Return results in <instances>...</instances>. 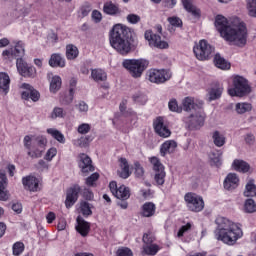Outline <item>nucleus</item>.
<instances>
[{"mask_svg":"<svg viewBox=\"0 0 256 256\" xmlns=\"http://www.w3.org/2000/svg\"><path fill=\"white\" fill-rule=\"evenodd\" d=\"M215 27L221 37L237 47L247 45V27L239 18L234 19L231 23L224 16L218 15L215 19Z\"/></svg>","mask_w":256,"mask_h":256,"instance_id":"nucleus-1","label":"nucleus"},{"mask_svg":"<svg viewBox=\"0 0 256 256\" xmlns=\"http://www.w3.org/2000/svg\"><path fill=\"white\" fill-rule=\"evenodd\" d=\"M215 223L217 227L214 233L217 241H222L225 245H235L243 237L241 225L221 216L216 218Z\"/></svg>","mask_w":256,"mask_h":256,"instance_id":"nucleus-2","label":"nucleus"},{"mask_svg":"<svg viewBox=\"0 0 256 256\" xmlns=\"http://www.w3.org/2000/svg\"><path fill=\"white\" fill-rule=\"evenodd\" d=\"M131 28L123 25L116 24L110 31L109 41L111 47L117 50L120 55H129L131 53Z\"/></svg>","mask_w":256,"mask_h":256,"instance_id":"nucleus-3","label":"nucleus"},{"mask_svg":"<svg viewBox=\"0 0 256 256\" xmlns=\"http://www.w3.org/2000/svg\"><path fill=\"white\" fill-rule=\"evenodd\" d=\"M122 66L127 69L131 77L134 79H139L141 75L145 72L147 67H149V60L140 59H126L123 61Z\"/></svg>","mask_w":256,"mask_h":256,"instance_id":"nucleus-4","label":"nucleus"},{"mask_svg":"<svg viewBox=\"0 0 256 256\" xmlns=\"http://www.w3.org/2000/svg\"><path fill=\"white\" fill-rule=\"evenodd\" d=\"M231 97H245L251 93V87L247 80L241 76H235L233 79V88L228 89Z\"/></svg>","mask_w":256,"mask_h":256,"instance_id":"nucleus-5","label":"nucleus"},{"mask_svg":"<svg viewBox=\"0 0 256 256\" xmlns=\"http://www.w3.org/2000/svg\"><path fill=\"white\" fill-rule=\"evenodd\" d=\"M184 201L188 211L192 213H201L205 209V200L201 195L194 192H187L184 195Z\"/></svg>","mask_w":256,"mask_h":256,"instance_id":"nucleus-6","label":"nucleus"},{"mask_svg":"<svg viewBox=\"0 0 256 256\" xmlns=\"http://www.w3.org/2000/svg\"><path fill=\"white\" fill-rule=\"evenodd\" d=\"M205 117V111H203V108H199V110L185 117L184 122L189 129H201L205 125Z\"/></svg>","mask_w":256,"mask_h":256,"instance_id":"nucleus-7","label":"nucleus"},{"mask_svg":"<svg viewBox=\"0 0 256 256\" xmlns=\"http://www.w3.org/2000/svg\"><path fill=\"white\" fill-rule=\"evenodd\" d=\"M194 54L199 61H207L213 55L215 48L207 43V40H200L193 48Z\"/></svg>","mask_w":256,"mask_h":256,"instance_id":"nucleus-8","label":"nucleus"},{"mask_svg":"<svg viewBox=\"0 0 256 256\" xmlns=\"http://www.w3.org/2000/svg\"><path fill=\"white\" fill-rule=\"evenodd\" d=\"M151 165H152V169L155 173L154 175V181L157 183V185H164L165 184V177H166V173H165V166H163V164L161 163V160H159V158L157 157H151L149 159Z\"/></svg>","mask_w":256,"mask_h":256,"instance_id":"nucleus-9","label":"nucleus"},{"mask_svg":"<svg viewBox=\"0 0 256 256\" xmlns=\"http://www.w3.org/2000/svg\"><path fill=\"white\" fill-rule=\"evenodd\" d=\"M147 77L150 83H156L157 85L161 83H166L171 79L172 74L169 70H157L151 69L147 73Z\"/></svg>","mask_w":256,"mask_h":256,"instance_id":"nucleus-10","label":"nucleus"},{"mask_svg":"<svg viewBox=\"0 0 256 256\" xmlns=\"http://www.w3.org/2000/svg\"><path fill=\"white\" fill-rule=\"evenodd\" d=\"M144 38L148 41L150 47H155L156 49H168L169 44L161 40V36L153 33V30H146L144 33Z\"/></svg>","mask_w":256,"mask_h":256,"instance_id":"nucleus-11","label":"nucleus"},{"mask_svg":"<svg viewBox=\"0 0 256 256\" xmlns=\"http://www.w3.org/2000/svg\"><path fill=\"white\" fill-rule=\"evenodd\" d=\"M154 131L159 137L167 139L171 137V130L169 129V123L165 121V118L159 116L153 122Z\"/></svg>","mask_w":256,"mask_h":256,"instance_id":"nucleus-12","label":"nucleus"},{"mask_svg":"<svg viewBox=\"0 0 256 256\" xmlns=\"http://www.w3.org/2000/svg\"><path fill=\"white\" fill-rule=\"evenodd\" d=\"M110 191L116 197V199H120L121 201H127L129 197H131V190L129 187L125 185L117 186L116 181H112L109 184Z\"/></svg>","mask_w":256,"mask_h":256,"instance_id":"nucleus-13","label":"nucleus"},{"mask_svg":"<svg viewBox=\"0 0 256 256\" xmlns=\"http://www.w3.org/2000/svg\"><path fill=\"white\" fill-rule=\"evenodd\" d=\"M79 193H81V186H79V184H75L67 190L65 200V206L67 209L73 207L75 203H77V199H79Z\"/></svg>","mask_w":256,"mask_h":256,"instance_id":"nucleus-14","label":"nucleus"},{"mask_svg":"<svg viewBox=\"0 0 256 256\" xmlns=\"http://www.w3.org/2000/svg\"><path fill=\"white\" fill-rule=\"evenodd\" d=\"M16 67L22 77H35L37 70L33 66H29L27 62H24L21 58L16 61Z\"/></svg>","mask_w":256,"mask_h":256,"instance_id":"nucleus-15","label":"nucleus"},{"mask_svg":"<svg viewBox=\"0 0 256 256\" xmlns=\"http://www.w3.org/2000/svg\"><path fill=\"white\" fill-rule=\"evenodd\" d=\"M79 167L82 173H93V171H95V166H93V161L85 153H82L79 155Z\"/></svg>","mask_w":256,"mask_h":256,"instance_id":"nucleus-16","label":"nucleus"},{"mask_svg":"<svg viewBox=\"0 0 256 256\" xmlns=\"http://www.w3.org/2000/svg\"><path fill=\"white\" fill-rule=\"evenodd\" d=\"M22 89H26V91L22 92V99H25L26 101L31 99L34 102H37L39 97H41L39 91L33 89V86L27 83L22 84Z\"/></svg>","mask_w":256,"mask_h":256,"instance_id":"nucleus-17","label":"nucleus"},{"mask_svg":"<svg viewBox=\"0 0 256 256\" xmlns=\"http://www.w3.org/2000/svg\"><path fill=\"white\" fill-rule=\"evenodd\" d=\"M183 109L184 111H199V109H203V101L195 102V98L186 97L183 100Z\"/></svg>","mask_w":256,"mask_h":256,"instance_id":"nucleus-18","label":"nucleus"},{"mask_svg":"<svg viewBox=\"0 0 256 256\" xmlns=\"http://www.w3.org/2000/svg\"><path fill=\"white\" fill-rule=\"evenodd\" d=\"M22 183L27 191H39V179H37L35 176L24 177L22 179Z\"/></svg>","mask_w":256,"mask_h":256,"instance_id":"nucleus-19","label":"nucleus"},{"mask_svg":"<svg viewBox=\"0 0 256 256\" xmlns=\"http://www.w3.org/2000/svg\"><path fill=\"white\" fill-rule=\"evenodd\" d=\"M237 187H239V177H237V174H228L224 180V189L233 191V189H237Z\"/></svg>","mask_w":256,"mask_h":256,"instance_id":"nucleus-20","label":"nucleus"},{"mask_svg":"<svg viewBox=\"0 0 256 256\" xmlns=\"http://www.w3.org/2000/svg\"><path fill=\"white\" fill-rule=\"evenodd\" d=\"M9 192L7 191V176L3 170H0V201H7Z\"/></svg>","mask_w":256,"mask_h":256,"instance_id":"nucleus-21","label":"nucleus"},{"mask_svg":"<svg viewBox=\"0 0 256 256\" xmlns=\"http://www.w3.org/2000/svg\"><path fill=\"white\" fill-rule=\"evenodd\" d=\"M6 7L12 17H19L23 13V6L17 0L8 1Z\"/></svg>","mask_w":256,"mask_h":256,"instance_id":"nucleus-22","label":"nucleus"},{"mask_svg":"<svg viewBox=\"0 0 256 256\" xmlns=\"http://www.w3.org/2000/svg\"><path fill=\"white\" fill-rule=\"evenodd\" d=\"M77 223L76 231H78L82 237H87V235H89V231H91V224L79 216L77 218Z\"/></svg>","mask_w":256,"mask_h":256,"instance_id":"nucleus-23","label":"nucleus"},{"mask_svg":"<svg viewBox=\"0 0 256 256\" xmlns=\"http://www.w3.org/2000/svg\"><path fill=\"white\" fill-rule=\"evenodd\" d=\"M175 149H177V143L175 140H167L160 147V153L162 157H165L167 153H175Z\"/></svg>","mask_w":256,"mask_h":256,"instance_id":"nucleus-24","label":"nucleus"},{"mask_svg":"<svg viewBox=\"0 0 256 256\" xmlns=\"http://www.w3.org/2000/svg\"><path fill=\"white\" fill-rule=\"evenodd\" d=\"M208 95L210 101H215L216 99L221 98V95H223V85L219 83L214 84L210 88Z\"/></svg>","mask_w":256,"mask_h":256,"instance_id":"nucleus-25","label":"nucleus"},{"mask_svg":"<svg viewBox=\"0 0 256 256\" xmlns=\"http://www.w3.org/2000/svg\"><path fill=\"white\" fill-rule=\"evenodd\" d=\"M120 170H118V175L121 179H128L131 176V172L129 171V162L127 159L120 158Z\"/></svg>","mask_w":256,"mask_h":256,"instance_id":"nucleus-26","label":"nucleus"},{"mask_svg":"<svg viewBox=\"0 0 256 256\" xmlns=\"http://www.w3.org/2000/svg\"><path fill=\"white\" fill-rule=\"evenodd\" d=\"M9 85H11V78H9V74L5 72L0 73V91H2L5 95L9 93Z\"/></svg>","mask_w":256,"mask_h":256,"instance_id":"nucleus-27","label":"nucleus"},{"mask_svg":"<svg viewBox=\"0 0 256 256\" xmlns=\"http://www.w3.org/2000/svg\"><path fill=\"white\" fill-rule=\"evenodd\" d=\"M103 12L106 15H119V13H121V10L119 9V5L108 1L104 3Z\"/></svg>","mask_w":256,"mask_h":256,"instance_id":"nucleus-28","label":"nucleus"},{"mask_svg":"<svg viewBox=\"0 0 256 256\" xmlns=\"http://www.w3.org/2000/svg\"><path fill=\"white\" fill-rule=\"evenodd\" d=\"M214 64L218 69H222L223 71H227V69H231V64L225 60L221 56V54H216L214 57Z\"/></svg>","mask_w":256,"mask_h":256,"instance_id":"nucleus-29","label":"nucleus"},{"mask_svg":"<svg viewBox=\"0 0 256 256\" xmlns=\"http://www.w3.org/2000/svg\"><path fill=\"white\" fill-rule=\"evenodd\" d=\"M157 207L153 202H146L142 206V212L141 215L142 217H153L155 215V210Z\"/></svg>","mask_w":256,"mask_h":256,"instance_id":"nucleus-30","label":"nucleus"},{"mask_svg":"<svg viewBox=\"0 0 256 256\" xmlns=\"http://www.w3.org/2000/svg\"><path fill=\"white\" fill-rule=\"evenodd\" d=\"M50 67H65V58L61 54H52L49 60Z\"/></svg>","mask_w":256,"mask_h":256,"instance_id":"nucleus-31","label":"nucleus"},{"mask_svg":"<svg viewBox=\"0 0 256 256\" xmlns=\"http://www.w3.org/2000/svg\"><path fill=\"white\" fill-rule=\"evenodd\" d=\"M75 87H77V79L72 78L70 80L69 96L66 97V99L62 100L63 105H69V103H73V95L75 93Z\"/></svg>","mask_w":256,"mask_h":256,"instance_id":"nucleus-32","label":"nucleus"},{"mask_svg":"<svg viewBox=\"0 0 256 256\" xmlns=\"http://www.w3.org/2000/svg\"><path fill=\"white\" fill-rule=\"evenodd\" d=\"M232 165L235 171H239L240 173H247L250 169L249 164L243 160H234Z\"/></svg>","mask_w":256,"mask_h":256,"instance_id":"nucleus-33","label":"nucleus"},{"mask_svg":"<svg viewBox=\"0 0 256 256\" xmlns=\"http://www.w3.org/2000/svg\"><path fill=\"white\" fill-rule=\"evenodd\" d=\"M91 78L97 83H99V81H107V73L102 69H94L91 72Z\"/></svg>","mask_w":256,"mask_h":256,"instance_id":"nucleus-34","label":"nucleus"},{"mask_svg":"<svg viewBox=\"0 0 256 256\" xmlns=\"http://www.w3.org/2000/svg\"><path fill=\"white\" fill-rule=\"evenodd\" d=\"M212 139L216 147H223V145H225V142H226L225 135H223L221 132L217 130L212 133Z\"/></svg>","mask_w":256,"mask_h":256,"instance_id":"nucleus-35","label":"nucleus"},{"mask_svg":"<svg viewBox=\"0 0 256 256\" xmlns=\"http://www.w3.org/2000/svg\"><path fill=\"white\" fill-rule=\"evenodd\" d=\"M78 56H79V49H77V47L75 45L70 44V45L66 46L67 59H69L71 61L73 59H77Z\"/></svg>","mask_w":256,"mask_h":256,"instance_id":"nucleus-36","label":"nucleus"},{"mask_svg":"<svg viewBox=\"0 0 256 256\" xmlns=\"http://www.w3.org/2000/svg\"><path fill=\"white\" fill-rule=\"evenodd\" d=\"M47 134L51 135V137H53V139H56V141H58V143H65V136L63 135V133H61V131H59L55 128H49V129H47Z\"/></svg>","mask_w":256,"mask_h":256,"instance_id":"nucleus-37","label":"nucleus"},{"mask_svg":"<svg viewBox=\"0 0 256 256\" xmlns=\"http://www.w3.org/2000/svg\"><path fill=\"white\" fill-rule=\"evenodd\" d=\"M245 197H256V185L254 180H249L244 191Z\"/></svg>","mask_w":256,"mask_h":256,"instance_id":"nucleus-38","label":"nucleus"},{"mask_svg":"<svg viewBox=\"0 0 256 256\" xmlns=\"http://www.w3.org/2000/svg\"><path fill=\"white\" fill-rule=\"evenodd\" d=\"M143 253L145 255H157L159 253V245L157 244H148L143 246Z\"/></svg>","mask_w":256,"mask_h":256,"instance_id":"nucleus-39","label":"nucleus"},{"mask_svg":"<svg viewBox=\"0 0 256 256\" xmlns=\"http://www.w3.org/2000/svg\"><path fill=\"white\" fill-rule=\"evenodd\" d=\"M182 3L186 11H188L189 13H192V15H195V17H199L200 11L199 9L195 8V6H193V3L191 2V0H182Z\"/></svg>","mask_w":256,"mask_h":256,"instance_id":"nucleus-40","label":"nucleus"},{"mask_svg":"<svg viewBox=\"0 0 256 256\" xmlns=\"http://www.w3.org/2000/svg\"><path fill=\"white\" fill-rule=\"evenodd\" d=\"M61 89V77L54 76L50 82L51 93H57Z\"/></svg>","mask_w":256,"mask_h":256,"instance_id":"nucleus-41","label":"nucleus"},{"mask_svg":"<svg viewBox=\"0 0 256 256\" xmlns=\"http://www.w3.org/2000/svg\"><path fill=\"white\" fill-rule=\"evenodd\" d=\"M251 109H253V106L250 103L244 102L236 104V111L240 115H243V113H247V111H251Z\"/></svg>","mask_w":256,"mask_h":256,"instance_id":"nucleus-42","label":"nucleus"},{"mask_svg":"<svg viewBox=\"0 0 256 256\" xmlns=\"http://www.w3.org/2000/svg\"><path fill=\"white\" fill-rule=\"evenodd\" d=\"M97 181H99V173L95 172L86 178L85 183L87 187H96Z\"/></svg>","mask_w":256,"mask_h":256,"instance_id":"nucleus-43","label":"nucleus"},{"mask_svg":"<svg viewBox=\"0 0 256 256\" xmlns=\"http://www.w3.org/2000/svg\"><path fill=\"white\" fill-rule=\"evenodd\" d=\"M246 7L250 17H256V0H246Z\"/></svg>","mask_w":256,"mask_h":256,"instance_id":"nucleus-44","label":"nucleus"},{"mask_svg":"<svg viewBox=\"0 0 256 256\" xmlns=\"http://www.w3.org/2000/svg\"><path fill=\"white\" fill-rule=\"evenodd\" d=\"M244 211L246 213H255V211H256L255 200H253V199L246 200V202L244 204Z\"/></svg>","mask_w":256,"mask_h":256,"instance_id":"nucleus-45","label":"nucleus"},{"mask_svg":"<svg viewBox=\"0 0 256 256\" xmlns=\"http://www.w3.org/2000/svg\"><path fill=\"white\" fill-rule=\"evenodd\" d=\"M13 51L14 57H21L22 55H25V45L23 42H17Z\"/></svg>","mask_w":256,"mask_h":256,"instance_id":"nucleus-46","label":"nucleus"},{"mask_svg":"<svg viewBox=\"0 0 256 256\" xmlns=\"http://www.w3.org/2000/svg\"><path fill=\"white\" fill-rule=\"evenodd\" d=\"M80 211L84 217H89V215H92L91 206L88 202H81L80 204Z\"/></svg>","mask_w":256,"mask_h":256,"instance_id":"nucleus-47","label":"nucleus"},{"mask_svg":"<svg viewBox=\"0 0 256 256\" xmlns=\"http://www.w3.org/2000/svg\"><path fill=\"white\" fill-rule=\"evenodd\" d=\"M13 255L15 256H19L21 255V253H23V251H25V244H23V242H16L13 245Z\"/></svg>","mask_w":256,"mask_h":256,"instance_id":"nucleus-48","label":"nucleus"},{"mask_svg":"<svg viewBox=\"0 0 256 256\" xmlns=\"http://www.w3.org/2000/svg\"><path fill=\"white\" fill-rule=\"evenodd\" d=\"M43 151H45L44 148H37L33 151L29 150L28 151V156L31 157L32 159H39L40 157L43 156Z\"/></svg>","mask_w":256,"mask_h":256,"instance_id":"nucleus-49","label":"nucleus"},{"mask_svg":"<svg viewBox=\"0 0 256 256\" xmlns=\"http://www.w3.org/2000/svg\"><path fill=\"white\" fill-rule=\"evenodd\" d=\"M142 241L144 245H153L155 241V235L153 233L148 232L143 235Z\"/></svg>","mask_w":256,"mask_h":256,"instance_id":"nucleus-50","label":"nucleus"},{"mask_svg":"<svg viewBox=\"0 0 256 256\" xmlns=\"http://www.w3.org/2000/svg\"><path fill=\"white\" fill-rule=\"evenodd\" d=\"M167 21L172 27H183V21L177 16L168 17Z\"/></svg>","mask_w":256,"mask_h":256,"instance_id":"nucleus-51","label":"nucleus"},{"mask_svg":"<svg viewBox=\"0 0 256 256\" xmlns=\"http://www.w3.org/2000/svg\"><path fill=\"white\" fill-rule=\"evenodd\" d=\"M168 107L170 111H173L175 113H181L182 109L179 107V104L177 103V100L171 99L168 103Z\"/></svg>","mask_w":256,"mask_h":256,"instance_id":"nucleus-52","label":"nucleus"},{"mask_svg":"<svg viewBox=\"0 0 256 256\" xmlns=\"http://www.w3.org/2000/svg\"><path fill=\"white\" fill-rule=\"evenodd\" d=\"M77 131L78 133H80V135H87V133L91 131V125H89L88 123H83L78 126Z\"/></svg>","mask_w":256,"mask_h":256,"instance_id":"nucleus-53","label":"nucleus"},{"mask_svg":"<svg viewBox=\"0 0 256 256\" xmlns=\"http://www.w3.org/2000/svg\"><path fill=\"white\" fill-rule=\"evenodd\" d=\"M91 13V4H84L80 8V17H87Z\"/></svg>","mask_w":256,"mask_h":256,"instance_id":"nucleus-54","label":"nucleus"},{"mask_svg":"<svg viewBox=\"0 0 256 256\" xmlns=\"http://www.w3.org/2000/svg\"><path fill=\"white\" fill-rule=\"evenodd\" d=\"M191 227L192 225L189 222L186 225L182 226L177 233V237L179 238L183 237V235H185L187 231H191Z\"/></svg>","mask_w":256,"mask_h":256,"instance_id":"nucleus-55","label":"nucleus"},{"mask_svg":"<svg viewBox=\"0 0 256 256\" xmlns=\"http://www.w3.org/2000/svg\"><path fill=\"white\" fill-rule=\"evenodd\" d=\"M127 21H128V23H131L132 25H137V23H139V21H141V17L136 14H129L127 16Z\"/></svg>","mask_w":256,"mask_h":256,"instance_id":"nucleus-56","label":"nucleus"},{"mask_svg":"<svg viewBox=\"0 0 256 256\" xmlns=\"http://www.w3.org/2000/svg\"><path fill=\"white\" fill-rule=\"evenodd\" d=\"M135 175L136 177H143L145 175V170L143 169V166L139 164V162L135 163Z\"/></svg>","mask_w":256,"mask_h":256,"instance_id":"nucleus-57","label":"nucleus"},{"mask_svg":"<svg viewBox=\"0 0 256 256\" xmlns=\"http://www.w3.org/2000/svg\"><path fill=\"white\" fill-rule=\"evenodd\" d=\"M56 155H57V148H50L45 155V159L46 161H52L53 157H55Z\"/></svg>","mask_w":256,"mask_h":256,"instance_id":"nucleus-58","label":"nucleus"},{"mask_svg":"<svg viewBox=\"0 0 256 256\" xmlns=\"http://www.w3.org/2000/svg\"><path fill=\"white\" fill-rule=\"evenodd\" d=\"M36 145L40 148V149H45V146L47 145V139L43 136H38L36 138Z\"/></svg>","mask_w":256,"mask_h":256,"instance_id":"nucleus-59","label":"nucleus"},{"mask_svg":"<svg viewBox=\"0 0 256 256\" xmlns=\"http://www.w3.org/2000/svg\"><path fill=\"white\" fill-rule=\"evenodd\" d=\"M117 256H133V251L129 248H120L117 251Z\"/></svg>","mask_w":256,"mask_h":256,"instance_id":"nucleus-60","label":"nucleus"},{"mask_svg":"<svg viewBox=\"0 0 256 256\" xmlns=\"http://www.w3.org/2000/svg\"><path fill=\"white\" fill-rule=\"evenodd\" d=\"M92 19L93 21H95V23H101V20L103 19V15L99 12V10H93Z\"/></svg>","mask_w":256,"mask_h":256,"instance_id":"nucleus-61","label":"nucleus"},{"mask_svg":"<svg viewBox=\"0 0 256 256\" xmlns=\"http://www.w3.org/2000/svg\"><path fill=\"white\" fill-rule=\"evenodd\" d=\"M82 196L84 197V199H86L87 201H93V192L87 188H84L83 192H82Z\"/></svg>","mask_w":256,"mask_h":256,"instance_id":"nucleus-62","label":"nucleus"},{"mask_svg":"<svg viewBox=\"0 0 256 256\" xmlns=\"http://www.w3.org/2000/svg\"><path fill=\"white\" fill-rule=\"evenodd\" d=\"M244 141L245 143H247V145H253V143H255V135L251 133L246 134L244 137Z\"/></svg>","mask_w":256,"mask_h":256,"instance_id":"nucleus-63","label":"nucleus"},{"mask_svg":"<svg viewBox=\"0 0 256 256\" xmlns=\"http://www.w3.org/2000/svg\"><path fill=\"white\" fill-rule=\"evenodd\" d=\"M63 108H54L52 113V119H57V117H63Z\"/></svg>","mask_w":256,"mask_h":256,"instance_id":"nucleus-64","label":"nucleus"}]
</instances>
